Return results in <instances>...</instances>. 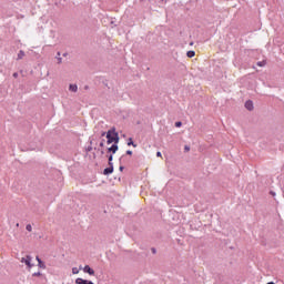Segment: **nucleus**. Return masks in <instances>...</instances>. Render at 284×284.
I'll use <instances>...</instances> for the list:
<instances>
[{"instance_id":"obj_1","label":"nucleus","mask_w":284,"mask_h":284,"mask_svg":"<svg viewBox=\"0 0 284 284\" xmlns=\"http://www.w3.org/2000/svg\"><path fill=\"white\" fill-rule=\"evenodd\" d=\"M114 134H116V128L112 126L109 131H106V144L112 145L114 143Z\"/></svg>"},{"instance_id":"obj_2","label":"nucleus","mask_w":284,"mask_h":284,"mask_svg":"<svg viewBox=\"0 0 284 284\" xmlns=\"http://www.w3.org/2000/svg\"><path fill=\"white\" fill-rule=\"evenodd\" d=\"M20 262L24 263L28 270H32V267H34V264H32V256L30 255H26V257H22Z\"/></svg>"},{"instance_id":"obj_3","label":"nucleus","mask_w":284,"mask_h":284,"mask_svg":"<svg viewBox=\"0 0 284 284\" xmlns=\"http://www.w3.org/2000/svg\"><path fill=\"white\" fill-rule=\"evenodd\" d=\"M113 172L114 164H109V166L103 170L102 174H104V176H110V174H112Z\"/></svg>"},{"instance_id":"obj_4","label":"nucleus","mask_w":284,"mask_h":284,"mask_svg":"<svg viewBox=\"0 0 284 284\" xmlns=\"http://www.w3.org/2000/svg\"><path fill=\"white\" fill-rule=\"evenodd\" d=\"M84 274H89V276H94L95 272L94 268H92L90 265H85L83 267Z\"/></svg>"},{"instance_id":"obj_5","label":"nucleus","mask_w":284,"mask_h":284,"mask_svg":"<svg viewBox=\"0 0 284 284\" xmlns=\"http://www.w3.org/2000/svg\"><path fill=\"white\" fill-rule=\"evenodd\" d=\"M244 108H246L248 112H252L254 110V102L252 100H247L244 104Z\"/></svg>"},{"instance_id":"obj_6","label":"nucleus","mask_w":284,"mask_h":284,"mask_svg":"<svg viewBox=\"0 0 284 284\" xmlns=\"http://www.w3.org/2000/svg\"><path fill=\"white\" fill-rule=\"evenodd\" d=\"M75 284H94V282L90 281V280H83L81 277H78L75 280Z\"/></svg>"},{"instance_id":"obj_7","label":"nucleus","mask_w":284,"mask_h":284,"mask_svg":"<svg viewBox=\"0 0 284 284\" xmlns=\"http://www.w3.org/2000/svg\"><path fill=\"white\" fill-rule=\"evenodd\" d=\"M108 159V165H114V163H112V161H114V154L110 153L109 155H106Z\"/></svg>"},{"instance_id":"obj_8","label":"nucleus","mask_w":284,"mask_h":284,"mask_svg":"<svg viewBox=\"0 0 284 284\" xmlns=\"http://www.w3.org/2000/svg\"><path fill=\"white\" fill-rule=\"evenodd\" d=\"M120 141H121V138L119 136V132L115 131L114 139H113V144H118L119 145Z\"/></svg>"},{"instance_id":"obj_9","label":"nucleus","mask_w":284,"mask_h":284,"mask_svg":"<svg viewBox=\"0 0 284 284\" xmlns=\"http://www.w3.org/2000/svg\"><path fill=\"white\" fill-rule=\"evenodd\" d=\"M69 90L70 92H79V87L77 84H70Z\"/></svg>"},{"instance_id":"obj_10","label":"nucleus","mask_w":284,"mask_h":284,"mask_svg":"<svg viewBox=\"0 0 284 284\" xmlns=\"http://www.w3.org/2000/svg\"><path fill=\"white\" fill-rule=\"evenodd\" d=\"M126 145H129V146L132 145L133 148H136L138 144L134 143V139L129 138L128 141H126Z\"/></svg>"},{"instance_id":"obj_11","label":"nucleus","mask_w":284,"mask_h":284,"mask_svg":"<svg viewBox=\"0 0 284 284\" xmlns=\"http://www.w3.org/2000/svg\"><path fill=\"white\" fill-rule=\"evenodd\" d=\"M111 150L113 151V154H116V152H119V144L112 143Z\"/></svg>"},{"instance_id":"obj_12","label":"nucleus","mask_w":284,"mask_h":284,"mask_svg":"<svg viewBox=\"0 0 284 284\" xmlns=\"http://www.w3.org/2000/svg\"><path fill=\"white\" fill-rule=\"evenodd\" d=\"M38 267H40V270H45V262H43V260H39Z\"/></svg>"},{"instance_id":"obj_13","label":"nucleus","mask_w":284,"mask_h":284,"mask_svg":"<svg viewBox=\"0 0 284 284\" xmlns=\"http://www.w3.org/2000/svg\"><path fill=\"white\" fill-rule=\"evenodd\" d=\"M195 55H196V52H194V51H192V50H190V51L186 52V57H187L189 59H192V58L195 57Z\"/></svg>"},{"instance_id":"obj_14","label":"nucleus","mask_w":284,"mask_h":284,"mask_svg":"<svg viewBox=\"0 0 284 284\" xmlns=\"http://www.w3.org/2000/svg\"><path fill=\"white\" fill-rule=\"evenodd\" d=\"M26 57V52L23 50H20L18 53V61L23 59Z\"/></svg>"},{"instance_id":"obj_15","label":"nucleus","mask_w":284,"mask_h":284,"mask_svg":"<svg viewBox=\"0 0 284 284\" xmlns=\"http://www.w3.org/2000/svg\"><path fill=\"white\" fill-rule=\"evenodd\" d=\"M267 63V61H260V62H257V65L260 67V68H264V65Z\"/></svg>"},{"instance_id":"obj_16","label":"nucleus","mask_w":284,"mask_h":284,"mask_svg":"<svg viewBox=\"0 0 284 284\" xmlns=\"http://www.w3.org/2000/svg\"><path fill=\"white\" fill-rule=\"evenodd\" d=\"M82 270V267L80 266L79 268L73 267L72 268V274H79V271Z\"/></svg>"},{"instance_id":"obj_17","label":"nucleus","mask_w":284,"mask_h":284,"mask_svg":"<svg viewBox=\"0 0 284 284\" xmlns=\"http://www.w3.org/2000/svg\"><path fill=\"white\" fill-rule=\"evenodd\" d=\"M182 126H183V122H181V121L175 122V128H182Z\"/></svg>"},{"instance_id":"obj_18","label":"nucleus","mask_w":284,"mask_h":284,"mask_svg":"<svg viewBox=\"0 0 284 284\" xmlns=\"http://www.w3.org/2000/svg\"><path fill=\"white\" fill-rule=\"evenodd\" d=\"M26 230L27 232H32V224H27Z\"/></svg>"},{"instance_id":"obj_19","label":"nucleus","mask_w":284,"mask_h":284,"mask_svg":"<svg viewBox=\"0 0 284 284\" xmlns=\"http://www.w3.org/2000/svg\"><path fill=\"white\" fill-rule=\"evenodd\" d=\"M99 145L100 148H105V139H102Z\"/></svg>"},{"instance_id":"obj_20","label":"nucleus","mask_w":284,"mask_h":284,"mask_svg":"<svg viewBox=\"0 0 284 284\" xmlns=\"http://www.w3.org/2000/svg\"><path fill=\"white\" fill-rule=\"evenodd\" d=\"M94 150H98V152H100L101 156H103V154H105V151L103 149H97L94 148Z\"/></svg>"},{"instance_id":"obj_21","label":"nucleus","mask_w":284,"mask_h":284,"mask_svg":"<svg viewBox=\"0 0 284 284\" xmlns=\"http://www.w3.org/2000/svg\"><path fill=\"white\" fill-rule=\"evenodd\" d=\"M106 153L108 154H114V151H112V148L110 146V148L106 149Z\"/></svg>"},{"instance_id":"obj_22","label":"nucleus","mask_w":284,"mask_h":284,"mask_svg":"<svg viewBox=\"0 0 284 284\" xmlns=\"http://www.w3.org/2000/svg\"><path fill=\"white\" fill-rule=\"evenodd\" d=\"M32 276H43V274L41 272H36L32 274Z\"/></svg>"},{"instance_id":"obj_23","label":"nucleus","mask_w":284,"mask_h":284,"mask_svg":"<svg viewBox=\"0 0 284 284\" xmlns=\"http://www.w3.org/2000/svg\"><path fill=\"white\" fill-rule=\"evenodd\" d=\"M125 154H126V156H132V151L131 150H128L126 152H125Z\"/></svg>"},{"instance_id":"obj_24","label":"nucleus","mask_w":284,"mask_h":284,"mask_svg":"<svg viewBox=\"0 0 284 284\" xmlns=\"http://www.w3.org/2000/svg\"><path fill=\"white\" fill-rule=\"evenodd\" d=\"M57 59H58V63H59V64L63 63V58L59 57V58H57Z\"/></svg>"},{"instance_id":"obj_25","label":"nucleus","mask_w":284,"mask_h":284,"mask_svg":"<svg viewBox=\"0 0 284 284\" xmlns=\"http://www.w3.org/2000/svg\"><path fill=\"white\" fill-rule=\"evenodd\" d=\"M103 136H106V138H108V132L102 131V132H101V138H103Z\"/></svg>"},{"instance_id":"obj_26","label":"nucleus","mask_w":284,"mask_h":284,"mask_svg":"<svg viewBox=\"0 0 284 284\" xmlns=\"http://www.w3.org/2000/svg\"><path fill=\"white\" fill-rule=\"evenodd\" d=\"M85 152H92V145H89V146L85 149Z\"/></svg>"},{"instance_id":"obj_27","label":"nucleus","mask_w":284,"mask_h":284,"mask_svg":"<svg viewBox=\"0 0 284 284\" xmlns=\"http://www.w3.org/2000/svg\"><path fill=\"white\" fill-rule=\"evenodd\" d=\"M184 152H190V145L184 146Z\"/></svg>"},{"instance_id":"obj_28","label":"nucleus","mask_w":284,"mask_h":284,"mask_svg":"<svg viewBox=\"0 0 284 284\" xmlns=\"http://www.w3.org/2000/svg\"><path fill=\"white\" fill-rule=\"evenodd\" d=\"M152 254H156V247H151Z\"/></svg>"},{"instance_id":"obj_29","label":"nucleus","mask_w":284,"mask_h":284,"mask_svg":"<svg viewBox=\"0 0 284 284\" xmlns=\"http://www.w3.org/2000/svg\"><path fill=\"white\" fill-rule=\"evenodd\" d=\"M19 78V73L18 72H14L13 73V79H18Z\"/></svg>"},{"instance_id":"obj_30","label":"nucleus","mask_w":284,"mask_h":284,"mask_svg":"<svg viewBox=\"0 0 284 284\" xmlns=\"http://www.w3.org/2000/svg\"><path fill=\"white\" fill-rule=\"evenodd\" d=\"M119 170H120V172H123V170H125V166L120 165Z\"/></svg>"},{"instance_id":"obj_31","label":"nucleus","mask_w":284,"mask_h":284,"mask_svg":"<svg viewBox=\"0 0 284 284\" xmlns=\"http://www.w3.org/2000/svg\"><path fill=\"white\" fill-rule=\"evenodd\" d=\"M156 156H158V158H161V156H162L161 151H158V152H156Z\"/></svg>"},{"instance_id":"obj_32","label":"nucleus","mask_w":284,"mask_h":284,"mask_svg":"<svg viewBox=\"0 0 284 284\" xmlns=\"http://www.w3.org/2000/svg\"><path fill=\"white\" fill-rule=\"evenodd\" d=\"M270 194H271L272 196H276V193H275L274 191H270Z\"/></svg>"},{"instance_id":"obj_33","label":"nucleus","mask_w":284,"mask_h":284,"mask_svg":"<svg viewBox=\"0 0 284 284\" xmlns=\"http://www.w3.org/2000/svg\"><path fill=\"white\" fill-rule=\"evenodd\" d=\"M36 260L38 261V263L39 261H42L41 257H39V255L36 256Z\"/></svg>"},{"instance_id":"obj_34","label":"nucleus","mask_w":284,"mask_h":284,"mask_svg":"<svg viewBox=\"0 0 284 284\" xmlns=\"http://www.w3.org/2000/svg\"><path fill=\"white\" fill-rule=\"evenodd\" d=\"M102 83L108 88V81H103Z\"/></svg>"},{"instance_id":"obj_35","label":"nucleus","mask_w":284,"mask_h":284,"mask_svg":"<svg viewBox=\"0 0 284 284\" xmlns=\"http://www.w3.org/2000/svg\"><path fill=\"white\" fill-rule=\"evenodd\" d=\"M84 90H90V85H84Z\"/></svg>"},{"instance_id":"obj_36","label":"nucleus","mask_w":284,"mask_h":284,"mask_svg":"<svg viewBox=\"0 0 284 284\" xmlns=\"http://www.w3.org/2000/svg\"><path fill=\"white\" fill-rule=\"evenodd\" d=\"M123 156H125V155H122L121 158H120V164L122 163V161H123Z\"/></svg>"},{"instance_id":"obj_37","label":"nucleus","mask_w":284,"mask_h":284,"mask_svg":"<svg viewBox=\"0 0 284 284\" xmlns=\"http://www.w3.org/2000/svg\"><path fill=\"white\" fill-rule=\"evenodd\" d=\"M92 141H93V140H92V139H90V141H89L90 145H92Z\"/></svg>"},{"instance_id":"obj_38","label":"nucleus","mask_w":284,"mask_h":284,"mask_svg":"<svg viewBox=\"0 0 284 284\" xmlns=\"http://www.w3.org/2000/svg\"><path fill=\"white\" fill-rule=\"evenodd\" d=\"M93 159H97V153H93Z\"/></svg>"},{"instance_id":"obj_39","label":"nucleus","mask_w":284,"mask_h":284,"mask_svg":"<svg viewBox=\"0 0 284 284\" xmlns=\"http://www.w3.org/2000/svg\"><path fill=\"white\" fill-rule=\"evenodd\" d=\"M57 55H58V57H61V52H58Z\"/></svg>"},{"instance_id":"obj_40","label":"nucleus","mask_w":284,"mask_h":284,"mask_svg":"<svg viewBox=\"0 0 284 284\" xmlns=\"http://www.w3.org/2000/svg\"><path fill=\"white\" fill-rule=\"evenodd\" d=\"M63 57H68V53H63Z\"/></svg>"},{"instance_id":"obj_41","label":"nucleus","mask_w":284,"mask_h":284,"mask_svg":"<svg viewBox=\"0 0 284 284\" xmlns=\"http://www.w3.org/2000/svg\"><path fill=\"white\" fill-rule=\"evenodd\" d=\"M190 45H194V42H191Z\"/></svg>"},{"instance_id":"obj_42","label":"nucleus","mask_w":284,"mask_h":284,"mask_svg":"<svg viewBox=\"0 0 284 284\" xmlns=\"http://www.w3.org/2000/svg\"><path fill=\"white\" fill-rule=\"evenodd\" d=\"M122 138L125 139V134H122Z\"/></svg>"}]
</instances>
